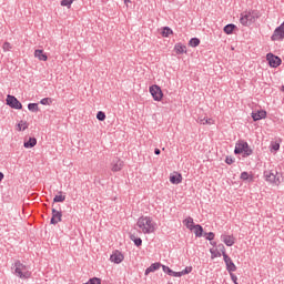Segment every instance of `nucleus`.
<instances>
[{
    "instance_id": "nucleus-1",
    "label": "nucleus",
    "mask_w": 284,
    "mask_h": 284,
    "mask_svg": "<svg viewBox=\"0 0 284 284\" xmlns=\"http://www.w3.org/2000/svg\"><path fill=\"white\" fill-rule=\"evenodd\" d=\"M136 225L142 234H154L156 232V223L150 216H141L138 219Z\"/></svg>"
},
{
    "instance_id": "nucleus-2",
    "label": "nucleus",
    "mask_w": 284,
    "mask_h": 284,
    "mask_svg": "<svg viewBox=\"0 0 284 284\" xmlns=\"http://www.w3.org/2000/svg\"><path fill=\"white\" fill-rule=\"evenodd\" d=\"M11 270H14L13 274L19 278H30L32 276V273L28 270V266L21 263L19 260L12 264Z\"/></svg>"
},
{
    "instance_id": "nucleus-3",
    "label": "nucleus",
    "mask_w": 284,
    "mask_h": 284,
    "mask_svg": "<svg viewBox=\"0 0 284 284\" xmlns=\"http://www.w3.org/2000/svg\"><path fill=\"white\" fill-rule=\"evenodd\" d=\"M264 179L267 183H273V185H281L283 183V175L276 170L264 171Z\"/></svg>"
},
{
    "instance_id": "nucleus-4",
    "label": "nucleus",
    "mask_w": 284,
    "mask_h": 284,
    "mask_svg": "<svg viewBox=\"0 0 284 284\" xmlns=\"http://www.w3.org/2000/svg\"><path fill=\"white\" fill-rule=\"evenodd\" d=\"M252 148H250V144L245 140H240L235 144L234 154H243V156H252L253 154Z\"/></svg>"
},
{
    "instance_id": "nucleus-5",
    "label": "nucleus",
    "mask_w": 284,
    "mask_h": 284,
    "mask_svg": "<svg viewBox=\"0 0 284 284\" xmlns=\"http://www.w3.org/2000/svg\"><path fill=\"white\" fill-rule=\"evenodd\" d=\"M258 19V11H245L241 14L240 23L242 26H252Z\"/></svg>"
},
{
    "instance_id": "nucleus-6",
    "label": "nucleus",
    "mask_w": 284,
    "mask_h": 284,
    "mask_svg": "<svg viewBox=\"0 0 284 284\" xmlns=\"http://www.w3.org/2000/svg\"><path fill=\"white\" fill-rule=\"evenodd\" d=\"M149 91L154 101H161V99H163V91L161 90V87L153 84L150 87Z\"/></svg>"
},
{
    "instance_id": "nucleus-7",
    "label": "nucleus",
    "mask_w": 284,
    "mask_h": 284,
    "mask_svg": "<svg viewBox=\"0 0 284 284\" xmlns=\"http://www.w3.org/2000/svg\"><path fill=\"white\" fill-rule=\"evenodd\" d=\"M7 105L13 110H21L23 108V104L14 95L10 94L7 95Z\"/></svg>"
},
{
    "instance_id": "nucleus-8",
    "label": "nucleus",
    "mask_w": 284,
    "mask_h": 284,
    "mask_svg": "<svg viewBox=\"0 0 284 284\" xmlns=\"http://www.w3.org/2000/svg\"><path fill=\"white\" fill-rule=\"evenodd\" d=\"M222 256L224 258V263L226 265L227 272L229 273L236 272V264H234V262L232 261V257L225 252L222 253Z\"/></svg>"
},
{
    "instance_id": "nucleus-9",
    "label": "nucleus",
    "mask_w": 284,
    "mask_h": 284,
    "mask_svg": "<svg viewBox=\"0 0 284 284\" xmlns=\"http://www.w3.org/2000/svg\"><path fill=\"white\" fill-rule=\"evenodd\" d=\"M266 60L268 61V65H271V68H278V65L283 63V60H281L277 55H274L273 53H267Z\"/></svg>"
},
{
    "instance_id": "nucleus-10",
    "label": "nucleus",
    "mask_w": 284,
    "mask_h": 284,
    "mask_svg": "<svg viewBox=\"0 0 284 284\" xmlns=\"http://www.w3.org/2000/svg\"><path fill=\"white\" fill-rule=\"evenodd\" d=\"M123 161L119 158L113 159L111 163V171L112 172H121L123 170Z\"/></svg>"
},
{
    "instance_id": "nucleus-11",
    "label": "nucleus",
    "mask_w": 284,
    "mask_h": 284,
    "mask_svg": "<svg viewBox=\"0 0 284 284\" xmlns=\"http://www.w3.org/2000/svg\"><path fill=\"white\" fill-rule=\"evenodd\" d=\"M62 217H63V213H61V211H58L57 209H52L51 225H57V223H61Z\"/></svg>"
},
{
    "instance_id": "nucleus-12",
    "label": "nucleus",
    "mask_w": 284,
    "mask_h": 284,
    "mask_svg": "<svg viewBox=\"0 0 284 284\" xmlns=\"http://www.w3.org/2000/svg\"><path fill=\"white\" fill-rule=\"evenodd\" d=\"M271 39H272V41H283V39H284V30L281 29L280 27H277L274 30Z\"/></svg>"
},
{
    "instance_id": "nucleus-13",
    "label": "nucleus",
    "mask_w": 284,
    "mask_h": 284,
    "mask_svg": "<svg viewBox=\"0 0 284 284\" xmlns=\"http://www.w3.org/2000/svg\"><path fill=\"white\" fill-rule=\"evenodd\" d=\"M125 258V256L122 255L121 252L115 251L111 256H110V261L112 263H116V265H119V263H123V260Z\"/></svg>"
},
{
    "instance_id": "nucleus-14",
    "label": "nucleus",
    "mask_w": 284,
    "mask_h": 284,
    "mask_svg": "<svg viewBox=\"0 0 284 284\" xmlns=\"http://www.w3.org/2000/svg\"><path fill=\"white\" fill-rule=\"evenodd\" d=\"M265 116H267V112L265 110H260L252 113L253 121H261V119H265Z\"/></svg>"
},
{
    "instance_id": "nucleus-15",
    "label": "nucleus",
    "mask_w": 284,
    "mask_h": 284,
    "mask_svg": "<svg viewBox=\"0 0 284 284\" xmlns=\"http://www.w3.org/2000/svg\"><path fill=\"white\" fill-rule=\"evenodd\" d=\"M161 267H163V264H161V262H155L151 264L150 267L145 270V276H148V274L152 272H156V270H161Z\"/></svg>"
},
{
    "instance_id": "nucleus-16",
    "label": "nucleus",
    "mask_w": 284,
    "mask_h": 284,
    "mask_svg": "<svg viewBox=\"0 0 284 284\" xmlns=\"http://www.w3.org/2000/svg\"><path fill=\"white\" fill-rule=\"evenodd\" d=\"M221 240L223 241V243L227 245V247H232L235 241V239L232 235H222Z\"/></svg>"
},
{
    "instance_id": "nucleus-17",
    "label": "nucleus",
    "mask_w": 284,
    "mask_h": 284,
    "mask_svg": "<svg viewBox=\"0 0 284 284\" xmlns=\"http://www.w3.org/2000/svg\"><path fill=\"white\" fill-rule=\"evenodd\" d=\"M183 181V176L181 173H176L174 175L170 176V182L173 183V185H179Z\"/></svg>"
},
{
    "instance_id": "nucleus-18",
    "label": "nucleus",
    "mask_w": 284,
    "mask_h": 284,
    "mask_svg": "<svg viewBox=\"0 0 284 284\" xmlns=\"http://www.w3.org/2000/svg\"><path fill=\"white\" fill-rule=\"evenodd\" d=\"M34 57L39 59V61H48V55L43 53V50L41 49H37L34 51Z\"/></svg>"
},
{
    "instance_id": "nucleus-19",
    "label": "nucleus",
    "mask_w": 284,
    "mask_h": 284,
    "mask_svg": "<svg viewBox=\"0 0 284 284\" xmlns=\"http://www.w3.org/2000/svg\"><path fill=\"white\" fill-rule=\"evenodd\" d=\"M183 225H185V227H187V230H194V219L192 217H186L184 221H183Z\"/></svg>"
},
{
    "instance_id": "nucleus-20",
    "label": "nucleus",
    "mask_w": 284,
    "mask_h": 284,
    "mask_svg": "<svg viewBox=\"0 0 284 284\" xmlns=\"http://www.w3.org/2000/svg\"><path fill=\"white\" fill-rule=\"evenodd\" d=\"M162 270L165 274H169V276L180 277V275H176V274H179V272L172 271V268H170V266L162 265Z\"/></svg>"
},
{
    "instance_id": "nucleus-21",
    "label": "nucleus",
    "mask_w": 284,
    "mask_h": 284,
    "mask_svg": "<svg viewBox=\"0 0 284 284\" xmlns=\"http://www.w3.org/2000/svg\"><path fill=\"white\" fill-rule=\"evenodd\" d=\"M193 230L196 237L201 239V236H203V226L196 224L193 226Z\"/></svg>"
},
{
    "instance_id": "nucleus-22",
    "label": "nucleus",
    "mask_w": 284,
    "mask_h": 284,
    "mask_svg": "<svg viewBox=\"0 0 284 284\" xmlns=\"http://www.w3.org/2000/svg\"><path fill=\"white\" fill-rule=\"evenodd\" d=\"M130 239L133 241L136 247H141V245H143V240H141V237H136V235L131 234Z\"/></svg>"
},
{
    "instance_id": "nucleus-23",
    "label": "nucleus",
    "mask_w": 284,
    "mask_h": 284,
    "mask_svg": "<svg viewBox=\"0 0 284 284\" xmlns=\"http://www.w3.org/2000/svg\"><path fill=\"white\" fill-rule=\"evenodd\" d=\"M37 145V138H30L27 142H24V148L30 149Z\"/></svg>"
},
{
    "instance_id": "nucleus-24",
    "label": "nucleus",
    "mask_w": 284,
    "mask_h": 284,
    "mask_svg": "<svg viewBox=\"0 0 284 284\" xmlns=\"http://www.w3.org/2000/svg\"><path fill=\"white\" fill-rule=\"evenodd\" d=\"M189 45H191V48H199V45H201V40L199 38H192Z\"/></svg>"
},
{
    "instance_id": "nucleus-25",
    "label": "nucleus",
    "mask_w": 284,
    "mask_h": 284,
    "mask_svg": "<svg viewBox=\"0 0 284 284\" xmlns=\"http://www.w3.org/2000/svg\"><path fill=\"white\" fill-rule=\"evenodd\" d=\"M240 179L242 181H253L254 176L250 175L247 172H242Z\"/></svg>"
},
{
    "instance_id": "nucleus-26",
    "label": "nucleus",
    "mask_w": 284,
    "mask_h": 284,
    "mask_svg": "<svg viewBox=\"0 0 284 284\" xmlns=\"http://www.w3.org/2000/svg\"><path fill=\"white\" fill-rule=\"evenodd\" d=\"M236 28L235 24H226L224 27V32L225 34H232V32H234V29Z\"/></svg>"
},
{
    "instance_id": "nucleus-27",
    "label": "nucleus",
    "mask_w": 284,
    "mask_h": 284,
    "mask_svg": "<svg viewBox=\"0 0 284 284\" xmlns=\"http://www.w3.org/2000/svg\"><path fill=\"white\" fill-rule=\"evenodd\" d=\"M174 50H175L176 54H183V53H185V45L175 44Z\"/></svg>"
},
{
    "instance_id": "nucleus-28",
    "label": "nucleus",
    "mask_w": 284,
    "mask_h": 284,
    "mask_svg": "<svg viewBox=\"0 0 284 284\" xmlns=\"http://www.w3.org/2000/svg\"><path fill=\"white\" fill-rule=\"evenodd\" d=\"M28 110L30 112H39V104L38 103H29L28 104Z\"/></svg>"
},
{
    "instance_id": "nucleus-29",
    "label": "nucleus",
    "mask_w": 284,
    "mask_h": 284,
    "mask_svg": "<svg viewBox=\"0 0 284 284\" xmlns=\"http://www.w3.org/2000/svg\"><path fill=\"white\" fill-rule=\"evenodd\" d=\"M192 272V266H186L182 272H178L176 276H185V274H190Z\"/></svg>"
},
{
    "instance_id": "nucleus-30",
    "label": "nucleus",
    "mask_w": 284,
    "mask_h": 284,
    "mask_svg": "<svg viewBox=\"0 0 284 284\" xmlns=\"http://www.w3.org/2000/svg\"><path fill=\"white\" fill-rule=\"evenodd\" d=\"M60 4L62 6V8H68V10L72 8L71 0H61Z\"/></svg>"
},
{
    "instance_id": "nucleus-31",
    "label": "nucleus",
    "mask_w": 284,
    "mask_h": 284,
    "mask_svg": "<svg viewBox=\"0 0 284 284\" xmlns=\"http://www.w3.org/2000/svg\"><path fill=\"white\" fill-rule=\"evenodd\" d=\"M18 130H19L20 132L28 130V122H26V121H20V123L18 124Z\"/></svg>"
},
{
    "instance_id": "nucleus-32",
    "label": "nucleus",
    "mask_w": 284,
    "mask_h": 284,
    "mask_svg": "<svg viewBox=\"0 0 284 284\" xmlns=\"http://www.w3.org/2000/svg\"><path fill=\"white\" fill-rule=\"evenodd\" d=\"M172 34V29L170 27H164L162 29V37H170Z\"/></svg>"
},
{
    "instance_id": "nucleus-33",
    "label": "nucleus",
    "mask_w": 284,
    "mask_h": 284,
    "mask_svg": "<svg viewBox=\"0 0 284 284\" xmlns=\"http://www.w3.org/2000/svg\"><path fill=\"white\" fill-rule=\"evenodd\" d=\"M200 123L202 124V125H212V123H214V120H212V119H200Z\"/></svg>"
},
{
    "instance_id": "nucleus-34",
    "label": "nucleus",
    "mask_w": 284,
    "mask_h": 284,
    "mask_svg": "<svg viewBox=\"0 0 284 284\" xmlns=\"http://www.w3.org/2000/svg\"><path fill=\"white\" fill-rule=\"evenodd\" d=\"M65 201V195H55L53 199V203H63Z\"/></svg>"
},
{
    "instance_id": "nucleus-35",
    "label": "nucleus",
    "mask_w": 284,
    "mask_h": 284,
    "mask_svg": "<svg viewBox=\"0 0 284 284\" xmlns=\"http://www.w3.org/2000/svg\"><path fill=\"white\" fill-rule=\"evenodd\" d=\"M2 50L3 52H10V50H12V45L10 44V42H4L2 45Z\"/></svg>"
},
{
    "instance_id": "nucleus-36",
    "label": "nucleus",
    "mask_w": 284,
    "mask_h": 284,
    "mask_svg": "<svg viewBox=\"0 0 284 284\" xmlns=\"http://www.w3.org/2000/svg\"><path fill=\"white\" fill-rule=\"evenodd\" d=\"M97 119H98V121H105V112L99 111L97 113Z\"/></svg>"
},
{
    "instance_id": "nucleus-37",
    "label": "nucleus",
    "mask_w": 284,
    "mask_h": 284,
    "mask_svg": "<svg viewBox=\"0 0 284 284\" xmlns=\"http://www.w3.org/2000/svg\"><path fill=\"white\" fill-rule=\"evenodd\" d=\"M41 105H50L52 103V99L50 98H44L40 101Z\"/></svg>"
},
{
    "instance_id": "nucleus-38",
    "label": "nucleus",
    "mask_w": 284,
    "mask_h": 284,
    "mask_svg": "<svg viewBox=\"0 0 284 284\" xmlns=\"http://www.w3.org/2000/svg\"><path fill=\"white\" fill-rule=\"evenodd\" d=\"M89 284H101V278L92 277L89 280Z\"/></svg>"
},
{
    "instance_id": "nucleus-39",
    "label": "nucleus",
    "mask_w": 284,
    "mask_h": 284,
    "mask_svg": "<svg viewBox=\"0 0 284 284\" xmlns=\"http://www.w3.org/2000/svg\"><path fill=\"white\" fill-rule=\"evenodd\" d=\"M272 150H274V152H278V150H281V144L276 142L272 143Z\"/></svg>"
},
{
    "instance_id": "nucleus-40",
    "label": "nucleus",
    "mask_w": 284,
    "mask_h": 284,
    "mask_svg": "<svg viewBox=\"0 0 284 284\" xmlns=\"http://www.w3.org/2000/svg\"><path fill=\"white\" fill-rule=\"evenodd\" d=\"M231 280L233 281L234 284H239V277L234 273H230Z\"/></svg>"
},
{
    "instance_id": "nucleus-41",
    "label": "nucleus",
    "mask_w": 284,
    "mask_h": 284,
    "mask_svg": "<svg viewBox=\"0 0 284 284\" xmlns=\"http://www.w3.org/2000/svg\"><path fill=\"white\" fill-rule=\"evenodd\" d=\"M225 163H226L227 165H232V163H234V158H232V156H226Z\"/></svg>"
},
{
    "instance_id": "nucleus-42",
    "label": "nucleus",
    "mask_w": 284,
    "mask_h": 284,
    "mask_svg": "<svg viewBox=\"0 0 284 284\" xmlns=\"http://www.w3.org/2000/svg\"><path fill=\"white\" fill-rule=\"evenodd\" d=\"M206 241H214V233L212 232L206 233Z\"/></svg>"
},
{
    "instance_id": "nucleus-43",
    "label": "nucleus",
    "mask_w": 284,
    "mask_h": 284,
    "mask_svg": "<svg viewBox=\"0 0 284 284\" xmlns=\"http://www.w3.org/2000/svg\"><path fill=\"white\" fill-rule=\"evenodd\" d=\"M3 179H6V175L3 174V172L0 171V183L1 181H3Z\"/></svg>"
},
{
    "instance_id": "nucleus-44",
    "label": "nucleus",
    "mask_w": 284,
    "mask_h": 284,
    "mask_svg": "<svg viewBox=\"0 0 284 284\" xmlns=\"http://www.w3.org/2000/svg\"><path fill=\"white\" fill-rule=\"evenodd\" d=\"M154 154H156V155L161 154V150L160 149H155L154 150Z\"/></svg>"
},
{
    "instance_id": "nucleus-45",
    "label": "nucleus",
    "mask_w": 284,
    "mask_h": 284,
    "mask_svg": "<svg viewBox=\"0 0 284 284\" xmlns=\"http://www.w3.org/2000/svg\"><path fill=\"white\" fill-rule=\"evenodd\" d=\"M130 2H131L130 0H124V3H125V4H128V3H130Z\"/></svg>"
},
{
    "instance_id": "nucleus-46",
    "label": "nucleus",
    "mask_w": 284,
    "mask_h": 284,
    "mask_svg": "<svg viewBox=\"0 0 284 284\" xmlns=\"http://www.w3.org/2000/svg\"><path fill=\"white\" fill-rule=\"evenodd\" d=\"M282 92H284V85H282Z\"/></svg>"
},
{
    "instance_id": "nucleus-47",
    "label": "nucleus",
    "mask_w": 284,
    "mask_h": 284,
    "mask_svg": "<svg viewBox=\"0 0 284 284\" xmlns=\"http://www.w3.org/2000/svg\"><path fill=\"white\" fill-rule=\"evenodd\" d=\"M74 1H77V0H71L72 3H74Z\"/></svg>"
}]
</instances>
